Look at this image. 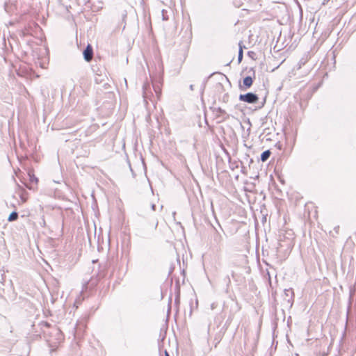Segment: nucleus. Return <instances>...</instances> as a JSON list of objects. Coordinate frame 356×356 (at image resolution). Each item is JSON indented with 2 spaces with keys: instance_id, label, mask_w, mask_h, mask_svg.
<instances>
[{
  "instance_id": "obj_13",
  "label": "nucleus",
  "mask_w": 356,
  "mask_h": 356,
  "mask_svg": "<svg viewBox=\"0 0 356 356\" xmlns=\"http://www.w3.org/2000/svg\"><path fill=\"white\" fill-rule=\"evenodd\" d=\"M29 178H30V181L31 182H37L38 181V179L35 177V175L33 174H32L31 172H29Z\"/></svg>"
},
{
  "instance_id": "obj_18",
  "label": "nucleus",
  "mask_w": 356,
  "mask_h": 356,
  "mask_svg": "<svg viewBox=\"0 0 356 356\" xmlns=\"http://www.w3.org/2000/svg\"><path fill=\"white\" fill-rule=\"evenodd\" d=\"M211 307H212V309H213V308H214V304H212V305H211Z\"/></svg>"
},
{
  "instance_id": "obj_17",
  "label": "nucleus",
  "mask_w": 356,
  "mask_h": 356,
  "mask_svg": "<svg viewBox=\"0 0 356 356\" xmlns=\"http://www.w3.org/2000/svg\"><path fill=\"white\" fill-rule=\"evenodd\" d=\"M165 356H169L168 353L165 350Z\"/></svg>"
},
{
  "instance_id": "obj_2",
  "label": "nucleus",
  "mask_w": 356,
  "mask_h": 356,
  "mask_svg": "<svg viewBox=\"0 0 356 356\" xmlns=\"http://www.w3.org/2000/svg\"><path fill=\"white\" fill-rule=\"evenodd\" d=\"M259 99L257 95L253 92H248L246 94H241L239 95V100L248 104H254Z\"/></svg>"
},
{
  "instance_id": "obj_5",
  "label": "nucleus",
  "mask_w": 356,
  "mask_h": 356,
  "mask_svg": "<svg viewBox=\"0 0 356 356\" xmlns=\"http://www.w3.org/2000/svg\"><path fill=\"white\" fill-rule=\"evenodd\" d=\"M293 291L292 289H285L284 292V300L291 305L293 302Z\"/></svg>"
},
{
  "instance_id": "obj_10",
  "label": "nucleus",
  "mask_w": 356,
  "mask_h": 356,
  "mask_svg": "<svg viewBox=\"0 0 356 356\" xmlns=\"http://www.w3.org/2000/svg\"><path fill=\"white\" fill-rule=\"evenodd\" d=\"M17 218H18V213H17V212L13 211L10 214L8 220V221L12 222V221L16 220Z\"/></svg>"
},
{
  "instance_id": "obj_15",
  "label": "nucleus",
  "mask_w": 356,
  "mask_h": 356,
  "mask_svg": "<svg viewBox=\"0 0 356 356\" xmlns=\"http://www.w3.org/2000/svg\"><path fill=\"white\" fill-rule=\"evenodd\" d=\"M155 209H156V205L154 204H152V209L153 211H155Z\"/></svg>"
},
{
  "instance_id": "obj_14",
  "label": "nucleus",
  "mask_w": 356,
  "mask_h": 356,
  "mask_svg": "<svg viewBox=\"0 0 356 356\" xmlns=\"http://www.w3.org/2000/svg\"><path fill=\"white\" fill-rule=\"evenodd\" d=\"M189 88H190L191 90H194V85H193V84L190 85Z\"/></svg>"
},
{
  "instance_id": "obj_16",
  "label": "nucleus",
  "mask_w": 356,
  "mask_h": 356,
  "mask_svg": "<svg viewBox=\"0 0 356 356\" xmlns=\"http://www.w3.org/2000/svg\"><path fill=\"white\" fill-rule=\"evenodd\" d=\"M218 110H219V112L221 113H225V111L223 110H222L220 108H219Z\"/></svg>"
},
{
  "instance_id": "obj_12",
  "label": "nucleus",
  "mask_w": 356,
  "mask_h": 356,
  "mask_svg": "<svg viewBox=\"0 0 356 356\" xmlns=\"http://www.w3.org/2000/svg\"><path fill=\"white\" fill-rule=\"evenodd\" d=\"M168 11L166 10L163 9L161 10L162 19L163 21H167L169 19L168 15H167Z\"/></svg>"
},
{
  "instance_id": "obj_4",
  "label": "nucleus",
  "mask_w": 356,
  "mask_h": 356,
  "mask_svg": "<svg viewBox=\"0 0 356 356\" xmlns=\"http://www.w3.org/2000/svg\"><path fill=\"white\" fill-rule=\"evenodd\" d=\"M83 54L84 59L87 62H89L92 60L93 56V49L90 44H88L86 48L84 49Z\"/></svg>"
},
{
  "instance_id": "obj_3",
  "label": "nucleus",
  "mask_w": 356,
  "mask_h": 356,
  "mask_svg": "<svg viewBox=\"0 0 356 356\" xmlns=\"http://www.w3.org/2000/svg\"><path fill=\"white\" fill-rule=\"evenodd\" d=\"M93 71L95 73V81L97 83H102L105 81L106 79L107 78L106 70L104 68H99L97 67V70H95V67L93 66L92 68Z\"/></svg>"
},
{
  "instance_id": "obj_7",
  "label": "nucleus",
  "mask_w": 356,
  "mask_h": 356,
  "mask_svg": "<svg viewBox=\"0 0 356 356\" xmlns=\"http://www.w3.org/2000/svg\"><path fill=\"white\" fill-rule=\"evenodd\" d=\"M243 83L246 88H248L252 85L253 80L251 76H248L243 79Z\"/></svg>"
},
{
  "instance_id": "obj_9",
  "label": "nucleus",
  "mask_w": 356,
  "mask_h": 356,
  "mask_svg": "<svg viewBox=\"0 0 356 356\" xmlns=\"http://www.w3.org/2000/svg\"><path fill=\"white\" fill-rule=\"evenodd\" d=\"M242 42H239V50H238V63H241L242 61L243 57V47L241 45Z\"/></svg>"
},
{
  "instance_id": "obj_11",
  "label": "nucleus",
  "mask_w": 356,
  "mask_h": 356,
  "mask_svg": "<svg viewBox=\"0 0 356 356\" xmlns=\"http://www.w3.org/2000/svg\"><path fill=\"white\" fill-rule=\"evenodd\" d=\"M148 88H149V85L145 84L143 86V96L144 99H146V98L148 97Z\"/></svg>"
},
{
  "instance_id": "obj_6",
  "label": "nucleus",
  "mask_w": 356,
  "mask_h": 356,
  "mask_svg": "<svg viewBox=\"0 0 356 356\" xmlns=\"http://www.w3.org/2000/svg\"><path fill=\"white\" fill-rule=\"evenodd\" d=\"M310 58L311 56H309V53L302 57L298 63L299 68H301L302 66H304L309 61Z\"/></svg>"
},
{
  "instance_id": "obj_1",
  "label": "nucleus",
  "mask_w": 356,
  "mask_h": 356,
  "mask_svg": "<svg viewBox=\"0 0 356 356\" xmlns=\"http://www.w3.org/2000/svg\"><path fill=\"white\" fill-rule=\"evenodd\" d=\"M9 287L10 289H13V284L11 280L9 281L8 283H6V275L5 272L3 270H0V296H2V293H5L6 288Z\"/></svg>"
},
{
  "instance_id": "obj_8",
  "label": "nucleus",
  "mask_w": 356,
  "mask_h": 356,
  "mask_svg": "<svg viewBox=\"0 0 356 356\" xmlns=\"http://www.w3.org/2000/svg\"><path fill=\"white\" fill-rule=\"evenodd\" d=\"M270 154H271V152L270 150H266V151L263 152L261 154V161H263V162L266 161L269 159Z\"/></svg>"
}]
</instances>
